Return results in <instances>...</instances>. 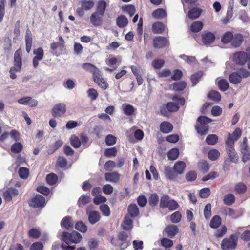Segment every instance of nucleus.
<instances>
[{
	"label": "nucleus",
	"instance_id": "3",
	"mask_svg": "<svg viewBox=\"0 0 250 250\" xmlns=\"http://www.w3.org/2000/svg\"><path fill=\"white\" fill-rule=\"evenodd\" d=\"M61 240L67 245L72 243H78L82 239L81 234L76 231H73L71 233L63 231L61 235Z\"/></svg>",
	"mask_w": 250,
	"mask_h": 250
},
{
	"label": "nucleus",
	"instance_id": "60",
	"mask_svg": "<svg viewBox=\"0 0 250 250\" xmlns=\"http://www.w3.org/2000/svg\"><path fill=\"white\" fill-rule=\"evenodd\" d=\"M198 167L204 173H207L209 170L210 167L208 163L206 161H203L199 163Z\"/></svg>",
	"mask_w": 250,
	"mask_h": 250
},
{
	"label": "nucleus",
	"instance_id": "58",
	"mask_svg": "<svg viewBox=\"0 0 250 250\" xmlns=\"http://www.w3.org/2000/svg\"><path fill=\"white\" fill-rule=\"evenodd\" d=\"M28 235L30 238L37 239L41 236V232L37 229L32 228L29 230Z\"/></svg>",
	"mask_w": 250,
	"mask_h": 250
},
{
	"label": "nucleus",
	"instance_id": "42",
	"mask_svg": "<svg viewBox=\"0 0 250 250\" xmlns=\"http://www.w3.org/2000/svg\"><path fill=\"white\" fill-rule=\"evenodd\" d=\"M235 201V197L234 195L231 193L228 194L224 197L223 202L226 205H231Z\"/></svg>",
	"mask_w": 250,
	"mask_h": 250
},
{
	"label": "nucleus",
	"instance_id": "24",
	"mask_svg": "<svg viewBox=\"0 0 250 250\" xmlns=\"http://www.w3.org/2000/svg\"><path fill=\"white\" fill-rule=\"evenodd\" d=\"M128 215L125 216L122 226L124 230H130L133 228V221Z\"/></svg>",
	"mask_w": 250,
	"mask_h": 250
},
{
	"label": "nucleus",
	"instance_id": "23",
	"mask_svg": "<svg viewBox=\"0 0 250 250\" xmlns=\"http://www.w3.org/2000/svg\"><path fill=\"white\" fill-rule=\"evenodd\" d=\"M87 214L88 216L89 222L91 224H95L98 222L101 218L99 212L97 211H91L89 212L87 211Z\"/></svg>",
	"mask_w": 250,
	"mask_h": 250
},
{
	"label": "nucleus",
	"instance_id": "59",
	"mask_svg": "<svg viewBox=\"0 0 250 250\" xmlns=\"http://www.w3.org/2000/svg\"><path fill=\"white\" fill-rule=\"evenodd\" d=\"M227 231V227L225 225H223L221 227L220 229H218L216 230L214 235L216 238H221L226 233Z\"/></svg>",
	"mask_w": 250,
	"mask_h": 250
},
{
	"label": "nucleus",
	"instance_id": "15",
	"mask_svg": "<svg viewBox=\"0 0 250 250\" xmlns=\"http://www.w3.org/2000/svg\"><path fill=\"white\" fill-rule=\"evenodd\" d=\"M104 15L95 12H93L90 17L91 23L94 26H101L103 22Z\"/></svg>",
	"mask_w": 250,
	"mask_h": 250
},
{
	"label": "nucleus",
	"instance_id": "4",
	"mask_svg": "<svg viewBox=\"0 0 250 250\" xmlns=\"http://www.w3.org/2000/svg\"><path fill=\"white\" fill-rule=\"evenodd\" d=\"M159 206L162 208H168L170 211L175 210L179 207V205L177 201L170 199L169 196L166 194L161 196Z\"/></svg>",
	"mask_w": 250,
	"mask_h": 250
},
{
	"label": "nucleus",
	"instance_id": "16",
	"mask_svg": "<svg viewBox=\"0 0 250 250\" xmlns=\"http://www.w3.org/2000/svg\"><path fill=\"white\" fill-rule=\"evenodd\" d=\"M61 226L62 229H65L67 230H71L74 226L72 217L70 216L63 217L61 222Z\"/></svg>",
	"mask_w": 250,
	"mask_h": 250
},
{
	"label": "nucleus",
	"instance_id": "48",
	"mask_svg": "<svg viewBox=\"0 0 250 250\" xmlns=\"http://www.w3.org/2000/svg\"><path fill=\"white\" fill-rule=\"evenodd\" d=\"M203 73L201 71L197 72L191 76V81L192 86H195L203 76Z\"/></svg>",
	"mask_w": 250,
	"mask_h": 250
},
{
	"label": "nucleus",
	"instance_id": "53",
	"mask_svg": "<svg viewBox=\"0 0 250 250\" xmlns=\"http://www.w3.org/2000/svg\"><path fill=\"white\" fill-rule=\"evenodd\" d=\"M23 149V145L19 142L15 143L11 147V151L14 153H19Z\"/></svg>",
	"mask_w": 250,
	"mask_h": 250
},
{
	"label": "nucleus",
	"instance_id": "29",
	"mask_svg": "<svg viewBox=\"0 0 250 250\" xmlns=\"http://www.w3.org/2000/svg\"><path fill=\"white\" fill-rule=\"evenodd\" d=\"M229 80L232 84H238L241 82L242 76L238 72H234L229 75Z\"/></svg>",
	"mask_w": 250,
	"mask_h": 250
},
{
	"label": "nucleus",
	"instance_id": "38",
	"mask_svg": "<svg viewBox=\"0 0 250 250\" xmlns=\"http://www.w3.org/2000/svg\"><path fill=\"white\" fill-rule=\"evenodd\" d=\"M203 27V24L200 21L193 22L190 26V30L192 32L197 33L200 31Z\"/></svg>",
	"mask_w": 250,
	"mask_h": 250
},
{
	"label": "nucleus",
	"instance_id": "10",
	"mask_svg": "<svg viewBox=\"0 0 250 250\" xmlns=\"http://www.w3.org/2000/svg\"><path fill=\"white\" fill-rule=\"evenodd\" d=\"M93 81L100 88L103 90L108 88L109 85L106 79L103 77L101 71L100 70L97 73L92 77Z\"/></svg>",
	"mask_w": 250,
	"mask_h": 250
},
{
	"label": "nucleus",
	"instance_id": "5",
	"mask_svg": "<svg viewBox=\"0 0 250 250\" xmlns=\"http://www.w3.org/2000/svg\"><path fill=\"white\" fill-rule=\"evenodd\" d=\"M238 237L236 234H232L229 238H224L221 243V247L223 250H234L238 242Z\"/></svg>",
	"mask_w": 250,
	"mask_h": 250
},
{
	"label": "nucleus",
	"instance_id": "55",
	"mask_svg": "<svg viewBox=\"0 0 250 250\" xmlns=\"http://www.w3.org/2000/svg\"><path fill=\"white\" fill-rule=\"evenodd\" d=\"M81 5L84 10H89L94 6V2L93 0H82Z\"/></svg>",
	"mask_w": 250,
	"mask_h": 250
},
{
	"label": "nucleus",
	"instance_id": "27",
	"mask_svg": "<svg viewBox=\"0 0 250 250\" xmlns=\"http://www.w3.org/2000/svg\"><path fill=\"white\" fill-rule=\"evenodd\" d=\"M165 25L162 22H157L152 25V31L154 34H162L165 31Z\"/></svg>",
	"mask_w": 250,
	"mask_h": 250
},
{
	"label": "nucleus",
	"instance_id": "44",
	"mask_svg": "<svg viewBox=\"0 0 250 250\" xmlns=\"http://www.w3.org/2000/svg\"><path fill=\"white\" fill-rule=\"evenodd\" d=\"M123 109L124 113L127 116L133 115L135 111V109L133 106L127 104H125L123 105Z\"/></svg>",
	"mask_w": 250,
	"mask_h": 250
},
{
	"label": "nucleus",
	"instance_id": "31",
	"mask_svg": "<svg viewBox=\"0 0 250 250\" xmlns=\"http://www.w3.org/2000/svg\"><path fill=\"white\" fill-rule=\"evenodd\" d=\"M107 3L104 0H99L97 4L96 11V13H100L104 15L105 14Z\"/></svg>",
	"mask_w": 250,
	"mask_h": 250
},
{
	"label": "nucleus",
	"instance_id": "36",
	"mask_svg": "<svg viewBox=\"0 0 250 250\" xmlns=\"http://www.w3.org/2000/svg\"><path fill=\"white\" fill-rule=\"evenodd\" d=\"M247 188L246 185L243 182L237 183L234 187L235 191L238 194H244L247 191Z\"/></svg>",
	"mask_w": 250,
	"mask_h": 250
},
{
	"label": "nucleus",
	"instance_id": "28",
	"mask_svg": "<svg viewBox=\"0 0 250 250\" xmlns=\"http://www.w3.org/2000/svg\"><path fill=\"white\" fill-rule=\"evenodd\" d=\"M164 173L165 177L169 180H173L177 176L175 171L169 166L165 167Z\"/></svg>",
	"mask_w": 250,
	"mask_h": 250
},
{
	"label": "nucleus",
	"instance_id": "20",
	"mask_svg": "<svg viewBox=\"0 0 250 250\" xmlns=\"http://www.w3.org/2000/svg\"><path fill=\"white\" fill-rule=\"evenodd\" d=\"M82 68L86 71L92 74V76L97 73L100 69L90 63H84L82 65Z\"/></svg>",
	"mask_w": 250,
	"mask_h": 250
},
{
	"label": "nucleus",
	"instance_id": "37",
	"mask_svg": "<svg viewBox=\"0 0 250 250\" xmlns=\"http://www.w3.org/2000/svg\"><path fill=\"white\" fill-rule=\"evenodd\" d=\"M233 34L230 31L226 32L221 37V42L224 44L230 42L233 39Z\"/></svg>",
	"mask_w": 250,
	"mask_h": 250
},
{
	"label": "nucleus",
	"instance_id": "2",
	"mask_svg": "<svg viewBox=\"0 0 250 250\" xmlns=\"http://www.w3.org/2000/svg\"><path fill=\"white\" fill-rule=\"evenodd\" d=\"M22 50L21 48L17 50L14 54V66L9 70L10 77L12 79L17 78L16 72H20L22 68Z\"/></svg>",
	"mask_w": 250,
	"mask_h": 250
},
{
	"label": "nucleus",
	"instance_id": "46",
	"mask_svg": "<svg viewBox=\"0 0 250 250\" xmlns=\"http://www.w3.org/2000/svg\"><path fill=\"white\" fill-rule=\"evenodd\" d=\"M159 202V196L156 193L150 194L148 198L149 205L151 207H155Z\"/></svg>",
	"mask_w": 250,
	"mask_h": 250
},
{
	"label": "nucleus",
	"instance_id": "32",
	"mask_svg": "<svg viewBox=\"0 0 250 250\" xmlns=\"http://www.w3.org/2000/svg\"><path fill=\"white\" fill-rule=\"evenodd\" d=\"M195 128L197 132L201 135L207 134L209 131L208 125H202L198 123L195 125Z\"/></svg>",
	"mask_w": 250,
	"mask_h": 250
},
{
	"label": "nucleus",
	"instance_id": "26",
	"mask_svg": "<svg viewBox=\"0 0 250 250\" xmlns=\"http://www.w3.org/2000/svg\"><path fill=\"white\" fill-rule=\"evenodd\" d=\"M202 12V9L200 8L194 7L191 9L188 13L189 19L194 20L199 17Z\"/></svg>",
	"mask_w": 250,
	"mask_h": 250
},
{
	"label": "nucleus",
	"instance_id": "8",
	"mask_svg": "<svg viewBox=\"0 0 250 250\" xmlns=\"http://www.w3.org/2000/svg\"><path fill=\"white\" fill-rule=\"evenodd\" d=\"M29 206L34 208H43L46 205L45 198L42 196L37 194L29 200Z\"/></svg>",
	"mask_w": 250,
	"mask_h": 250
},
{
	"label": "nucleus",
	"instance_id": "62",
	"mask_svg": "<svg viewBox=\"0 0 250 250\" xmlns=\"http://www.w3.org/2000/svg\"><path fill=\"white\" fill-rule=\"evenodd\" d=\"M117 138L115 136L109 134L107 135L105 139V142L107 146H112L116 144Z\"/></svg>",
	"mask_w": 250,
	"mask_h": 250
},
{
	"label": "nucleus",
	"instance_id": "64",
	"mask_svg": "<svg viewBox=\"0 0 250 250\" xmlns=\"http://www.w3.org/2000/svg\"><path fill=\"white\" fill-rule=\"evenodd\" d=\"M56 165L61 168H65L67 166L66 159L63 157L59 156L58 158Z\"/></svg>",
	"mask_w": 250,
	"mask_h": 250
},
{
	"label": "nucleus",
	"instance_id": "1",
	"mask_svg": "<svg viewBox=\"0 0 250 250\" xmlns=\"http://www.w3.org/2000/svg\"><path fill=\"white\" fill-rule=\"evenodd\" d=\"M171 99L176 103L169 102L166 104L165 106L160 107V112L161 115L168 117L169 116V112H175L179 110L180 106H183L185 104V99L183 97L174 95L171 97Z\"/></svg>",
	"mask_w": 250,
	"mask_h": 250
},
{
	"label": "nucleus",
	"instance_id": "47",
	"mask_svg": "<svg viewBox=\"0 0 250 250\" xmlns=\"http://www.w3.org/2000/svg\"><path fill=\"white\" fill-rule=\"evenodd\" d=\"M235 140L230 136V134H229V136L225 142L226 150L234 149Z\"/></svg>",
	"mask_w": 250,
	"mask_h": 250
},
{
	"label": "nucleus",
	"instance_id": "39",
	"mask_svg": "<svg viewBox=\"0 0 250 250\" xmlns=\"http://www.w3.org/2000/svg\"><path fill=\"white\" fill-rule=\"evenodd\" d=\"M187 86V83L184 81L175 82L173 84V90L175 91H182Z\"/></svg>",
	"mask_w": 250,
	"mask_h": 250
},
{
	"label": "nucleus",
	"instance_id": "6",
	"mask_svg": "<svg viewBox=\"0 0 250 250\" xmlns=\"http://www.w3.org/2000/svg\"><path fill=\"white\" fill-rule=\"evenodd\" d=\"M228 157L224 161L223 168L224 169H229L230 167V163H233L236 164L239 159V156L235 149L226 150Z\"/></svg>",
	"mask_w": 250,
	"mask_h": 250
},
{
	"label": "nucleus",
	"instance_id": "57",
	"mask_svg": "<svg viewBox=\"0 0 250 250\" xmlns=\"http://www.w3.org/2000/svg\"><path fill=\"white\" fill-rule=\"evenodd\" d=\"M219 151L215 149L210 150L208 153V157L211 161H215L220 156Z\"/></svg>",
	"mask_w": 250,
	"mask_h": 250
},
{
	"label": "nucleus",
	"instance_id": "7",
	"mask_svg": "<svg viewBox=\"0 0 250 250\" xmlns=\"http://www.w3.org/2000/svg\"><path fill=\"white\" fill-rule=\"evenodd\" d=\"M240 150L242 154V160L244 163L250 160V148L246 137L243 138V141L240 146Z\"/></svg>",
	"mask_w": 250,
	"mask_h": 250
},
{
	"label": "nucleus",
	"instance_id": "22",
	"mask_svg": "<svg viewBox=\"0 0 250 250\" xmlns=\"http://www.w3.org/2000/svg\"><path fill=\"white\" fill-rule=\"evenodd\" d=\"M120 178V175L117 172L106 173L105 174V179L106 181L112 183L118 182Z\"/></svg>",
	"mask_w": 250,
	"mask_h": 250
},
{
	"label": "nucleus",
	"instance_id": "35",
	"mask_svg": "<svg viewBox=\"0 0 250 250\" xmlns=\"http://www.w3.org/2000/svg\"><path fill=\"white\" fill-rule=\"evenodd\" d=\"M116 23L118 27L123 28L127 25L128 20L125 16L121 15L117 18Z\"/></svg>",
	"mask_w": 250,
	"mask_h": 250
},
{
	"label": "nucleus",
	"instance_id": "54",
	"mask_svg": "<svg viewBox=\"0 0 250 250\" xmlns=\"http://www.w3.org/2000/svg\"><path fill=\"white\" fill-rule=\"evenodd\" d=\"M165 61L162 59H154L152 62V66L156 69H159L164 66Z\"/></svg>",
	"mask_w": 250,
	"mask_h": 250
},
{
	"label": "nucleus",
	"instance_id": "49",
	"mask_svg": "<svg viewBox=\"0 0 250 250\" xmlns=\"http://www.w3.org/2000/svg\"><path fill=\"white\" fill-rule=\"evenodd\" d=\"M218 86L219 89L224 92L229 88V84L226 79H222L218 82Z\"/></svg>",
	"mask_w": 250,
	"mask_h": 250
},
{
	"label": "nucleus",
	"instance_id": "63",
	"mask_svg": "<svg viewBox=\"0 0 250 250\" xmlns=\"http://www.w3.org/2000/svg\"><path fill=\"white\" fill-rule=\"evenodd\" d=\"M29 174V169L26 167H21L19 170V174L20 177L24 179L28 178Z\"/></svg>",
	"mask_w": 250,
	"mask_h": 250
},
{
	"label": "nucleus",
	"instance_id": "21",
	"mask_svg": "<svg viewBox=\"0 0 250 250\" xmlns=\"http://www.w3.org/2000/svg\"><path fill=\"white\" fill-rule=\"evenodd\" d=\"M243 42V36L240 33H236L233 36L231 44L234 48L239 47Z\"/></svg>",
	"mask_w": 250,
	"mask_h": 250
},
{
	"label": "nucleus",
	"instance_id": "51",
	"mask_svg": "<svg viewBox=\"0 0 250 250\" xmlns=\"http://www.w3.org/2000/svg\"><path fill=\"white\" fill-rule=\"evenodd\" d=\"M75 229L78 231L85 233L87 230V226L82 221L77 222L75 225Z\"/></svg>",
	"mask_w": 250,
	"mask_h": 250
},
{
	"label": "nucleus",
	"instance_id": "25",
	"mask_svg": "<svg viewBox=\"0 0 250 250\" xmlns=\"http://www.w3.org/2000/svg\"><path fill=\"white\" fill-rule=\"evenodd\" d=\"M127 212L128 214L127 215H128L132 218L138 216L139 214V209L137 205L135 204H131L128 206Z\"/></svg>",
	"mask_w": 250,
	"mask_h": 250
},
{
	"label": "nucleus",
	"instance_id": "33",
	"mask_svg": "<svg viewBox=\"0 0 250 250\" xmlns=\"http://www.w3.org/2000/svg\"><path fill=\"white\" fill-rule=\"evenodd\" d=\"M221 224V218L219 215H215L210 220L209 226L211 228L217 229Z\"/></svg>",
	"mask_w": 250,
	"mask_h": 250
},
{
	"label": "nucleus",
	"instance_id": "13",
	"mask_svg": "<svg viewBox=\"0 0 250 250\" xmlns=\"http://www.w3.org/2000/svg\"><path fill=\"white\" fill-rule=\"evenodd\" d=\"M19 194L18 190L14 188H7L2 193V196L6 202H10L13 198L16 197Z\"/></svg>",
	"mask_w": 250,
	"mask_h": 250
},
{
	"label": "nucleus",
	"instance_id": "12",
	"mask_svg": "<svg viewBox=\"0 0 250 250\" xmlns=\"http://www.w3.org/2000/svg\"><path fill=\"white\" fill-rule=\"evenodd\" d=\"M66 112V105L64 104L59 103L55 104L53 107L51 114L55 117H60L62 116Z\"/></svg>",
	"mask_w": 250,
	"mask_h": 250
},
{
	"label": "nucleus",
	"instance_id": "18",
	"mask_svg": "<svg viewBox=\"0 0 250 250\" xmlns=\"http://www.w3.org/2000/svg\"><path fill=\"white\" fill-rule=\"evenodd\" d=\"M202 41L204 44L208 45L212 43L215 39L214 34L210 32H206L202 35Z\"/></svg>",
	"mask_w": 250,
	"mask_h": 250
},
{
	"label": "nucleus",
	"instance_id": "34",
	"mask_svg": "<svg viewBox=\"0 0 250 250\" xmlns=\"http://www.w3.org/2000/svg\"><path fill=\"white\" fill-rule=\"evenodd\" d=\"M152 15L156 19H161L166 17L167 13L164 9L159 8L154 10L153 12Z\"/></svg>",
	"mask_w": 250,
	"mask_h": 250
},
{
	"label": "nucleus",
	"instance_id": "45",
	"mask_svg": "<svg viewBox=\"0 0 250 250\" xmlns=\"http://www.w3.org/2000/svg\"><path fill=\"white\" fill-rule=\"evenodd\" d=\"M117 154V149L115 147L106 148L104 150V156L107 158L115 157Z\"/></svg>",
	"mask_w": 250,
	"mask_h": 250
},
{
	"label": "nucleus",
	"instance_id": "56",
	"mask_svg": "<svg viewBox=\"0 0 250 250\" xmlns=\"http://www.w3.org/2000/svg\"><path fill=\"white\" fill-rule=\"evenodd\" d=\"M32 38L31 35L26 33L25 35V46H26V50L27 53H29L32 46Z\"/></svg>",
	"mask_w": 250,
	"mask_h": 250
},
{
	"label": "nucleus",
	"instance_id": "61",
	"mask_svg": "<svg viewBox=\"0 0 250 250\" xmlns=\"http://www.w3.org/2000/svg\"><path fill=\"white\" fill-rule=\"evenodd\" d=\"M212 120L205 116H200L197 119V122L199 124L205 125L211 122Z\"/></svg>",
	"mask_w": 250,
	"mask_h": 250
},
{
	"label": "nucleus",
	"instance_id": "19",
	"mask_svg": "<svg viewBox=\"0 0 250 250\" xmlns=\"http://www.w3.org/2000/svg\"><path fill=\"white\" fill-rule=\"evenodd\" d=\"M173 129L172 124L167 121H163L160 125V130L163 133H169L172 131Z\"/></svg>",
	"mask_w": 250,
	"mask_h": 250
},
{
	"label": "nucleus",
	"instance_id": "52",
	"mask_svg": "<svg viewBox=\"0 0 250 250\" xmlns=\"http://www.w3.org/2000/svg\"><path fill=\"white\" fill-rule=\"evenodd\" d=\"M70 143L72 146L76 148H79L81 145V142L79 138L75 135L70 137Z\"/></svg>",
	"mask_w": 250,
	"mask_h": 250
},
{
	"label": "nucleus",
	"instance_id": "30",
	"mask_svg": "<svg viewBox=\"0 0 250 250\" xmlns=\"http://www.w3.org/2000/svg\"><path fill=\"white\" fill-rule=\"evenodd\" d=\"M186 164L183 161H178L174 165L173 169L176 175L182 174L185 168Z\"/></svg>",
	"mask_w": 250,
	"mask_h": 250
},
{
	"label": "nucleus",
	"instance_id": "17",
	"mask_svg": "<svg viewBox=\"0 0 250 250\" xmlns=\"http://www.w3.org/2000/svg\"><path fill=\"white\" fill-rule=\"evenodd\" d=\"M164 232L167 236L172 238L178 233V228L176 225H168L165 228Z\"/></svg>",
	"mask_w": 250,
	"mask_h": 250
},
{
	"label": "nucleus",
	"instance_id": "9",
	"mask_svg": "<svg viewBox=\"0 0 250 250\" xmlns=\"http://www.w3.org/2000/svg\"><path fill=\"white\" fill-rule=\"evenodd\" d=\"M250 54L244 51H239L233 54V60L238 65L243 66L245 64Z\"/></svg>",
	"mask_w": 250,
	"mask_h": 250
},
{
	"label": "nucleus",
	"instance_id": "14",
	"mask_svg": "<svg viewBox=\"0 0 250 250\" xmlns=\"http://www.w3.org/2000/svg\"><path fill=\"white\" fill-rule=\"evenodd\" d=\"M33 54L35 56L33 59V65L35 68H37L39 65V62L43 58V50L42 47H39L34 50Z\"/></svg>",
	"mask_w": 250,
	"mask_h": 250
},
{
	"label": "nucleus",
	"instance_id": "50",
	"mask_svg": "<svg viewBox=\"0 0 250 250\" xmlns=\"http://www.w3.org/2000/svg\"><path fill=\"white\" fill-rule=\"evenodd\" d=\"M218 137L216 134H210L208 135L206 139V142L208 145H214L217 142Z\"/></svg>",
	"mask_w": 250,
	"mask_h": 250
},
{
	"label": "nucleus",
	"instance_id": "41",
	"mask_svg": "<svg viewBox=\"0 0 250 250\" xmlns=\"http://www.w3.org/2000/svg\"><path fill=\"white\" fill-rule=\"evenodd\" d=\"M57 180L58 176L54 173H49L46 176V181L49 185H53L57 183Z\"/></svg>",
	"mask_w": 250,
	"mask_h": 250
},
{
	"label": "nucleus",
	"instance_id": "43",
	"mask_svg": "<svg viewBox=\"0 0 250 250\" xmlns=\"http://www.w3.org/2000/svg\"><path fill=\"white\" fill-rule=\"evenodd\" d=\"M208 97L216 102H219L221 99V96L220 93L215 90L210 91L208 94Z\"/></svg>",
	"mask_w": 250,
	"mask_h": 250
},
{
	"label": "nucleus",
	"instance_id": "11",
	"mask_svg": "<svg viewBox=\"0 0 250 250\" xmlns=\"http://www.w3.org/2000/svg\"><path fill=\"white\" fill-rule=\"evenodd\" d=\"M153 47L155 48L162 49L169 45L168 39L163 36H156L153 40Z\"/></svg>",
	"mask_w": 250,
	"mask_h": 250
},
{
	"label": "nucleus",
	"instance_id": "40",
	"mask_svg": "<svg viewBox=\"0 0 250 250\" xmlns=\"http://www.w3.org/2000/svg\"><path fill=\"white\" fill-rule=\"evenodd\" d=\"M179 155V150L177 148L171 149L167 153V157L169 160H175Z\"/></svg>",
	"mask_w": 250,
	"mask_h": 250
}]
</instances>
